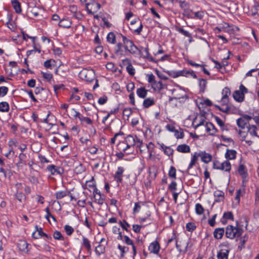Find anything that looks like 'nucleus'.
<instances>
[{
  "label": "nucleus",
  "mask_w": 259,
  "mask_h": 259,
  "mask_svg": "<svg viewBox=\"0 0 259 259\" xmlns=\"http://www.w3.org/2000/svg\"><path fill=\"white\" fill-rule=\"evenodd\" d=\"M243 232L242 226L240 225L238 222L236 226L228 225L225 230V236L230 239H234L240 237Z\"/></svg>",
  "instance_id": "1"
},
{
  "label": "nucleus",
  "mask_w": 259,
  "mask_h": 259,
  "mask_svg": "<svg viewBox=\"0 0 259 259\" xmlns=\"http://www.w3.org/2000/svg\"><path fill=\"white\" fill-rule=\"evenodd\" d=\"M118 35L122 38L124 48L126 52L134 55L136 54L138 52L140 51L138 48L134 44L133 40L128 39L125 36L123 35L121 33H119Z\"/></svg>",
  "instance_id": "2"
},
{
  "label": "nucleus",
  "mask_w": 259,
  "mask_h": 259,
  "mask_svg": "<svg viewBox=\"0 0 259 259\" xmlns=\"http://www.w3.org/2000/svg\"><path fill=\"white\" fill-rule=\"evenodd\" d=\"M80 78L87 82H92L95 79V73L93 69H83L78 74Z\"/></svg>",
  "instance_id": "3"
},
{
  "label": "nucleus",
  "mask_w": 259,
  "mask_h": 259,
  "mask_svg": "<svg viewBox=\"0 0 259 259\" xmlns=\"http://www.w3.org/2000/svg\"><path fill=\"white\" fill-rule=\"evenodd\" d=\"M213 168L229 172L231 169V164L229 160L221 162L218 160H214L213 162Z\"/></svg>",
  "instance_id": "4"
},
{
  "label": "nucleus",
  "mask_w": 259,
  "mask_h": 259,
  "mask_svg": "<svg viewBox=\"0 0 259 259\" xmlns=\"http://www.w3.org/2000/svg\"><path fill=\"white\" fill-rule=\"evenodd\" d=\"M248 90L243 84L239 87V90L235 91L233 94V98L238 102H242L244 100V95L247 93Z\"/></svg>",
  "instance_id": "5"
},
{
  "label": "nucleus",
  "mask_w": 259,
  "mask_h": 259,
  "mask_svg": "<svg viewBox=\"0 0 259 259\" xmlns=\"http://www.w3.org/2000/svg\"><path fill=\"white\" fill-rule=\"evenodd\" d=\"M122 64L123 65L126 66V70L128 73L130 75L133 76L135 73V70L132 65L130 60L128 59H124L122 60Z\"/></svg>",
  "instance_id": "6"
},
{
  "label": "nucleus",
  "mask_w": 259,
  "mask_h": 259,
  "mask_svg": "<svg viewBox=\"0 0 259 259\" xmlns=\"http://www.w3.org/2000/svg\"><path fill=\"white\" fill-rule=\"evenodd\" d=\"M222 98L221 102L223 105L227 104L228 102V97L231 95V91L228 87H225L222 91Z\"/></svg>",
  "instance_id": "7"
},
{
  "label": "nucleus",
  "mask_w": 259,
  "mask_h": 259,
  "mask_svg": "<svg viewBox=\"0 0 259 259\" xmlns=\"http://www.w3.org/2000/svg\"><path fill=\"white\" fill-rule=\"evenodd\" d=\"M117 149L120 151H123L126 154H129L132 153V151L128 147H126V144L124 141L119 142L117 145Z\"/></svg>",
  "instance_id": "8"
},
{
  "label": "nucleus",
  "mask_w": 259,
  "mask_h": 259,
  "mask_svg": "<svg viewBox=\"0 0 259 259\" xmlns=\"http://www.w3.org/2000/svg\"><path fill=\"white\" fill-rule=\"evenodd\" d=\"M148 249L151 253L157 254L160 250V245L157 241H154L150 243Z\"/></svg>",
  "instance_id": "9"
},
{
  "label": "nucleus",
  "mask_w": 259,
  "mask_h": 259,
  "mask_svg": "<svg viewBox=\"0 0 259 259\" xmlns=\"http://www.w3.org/2000/svg\"><path fill=\"white\" fill-rule=\"evenodd\" d=\"M204 129L207 132L209 133L211 135H214L217 132V128L211 122H206L204 125Z\"/></svg>",
  "instance_id": "10"
},
{
  "label": "nucleus",
  "mask_w": 259,
  "mask_h": 259,
  "mask_svg": "<svg viewBox=\"0 0 259 259\" xmlns=\"http://www.w3.org/2000/svg\"><path fill=\"white\" fill-rule=\"evenodd\" d=\"M124 169L123 167L119 166L114 175V179L118 183H121L122 181L123 173Z\"/></svg>",
  "instance_id": "11"
},
{
  "label": "nucleus",
  "mask_w": 259,
  "mask_h": 259,
  "mask_svg": "<svg viewBox=\"0 0 259 259\" xmlns=\"http://www.w3.org/2000/svg\"><path fill=\"white\" fill-rule=\"evenodd\" d=\"M126 147H128L131 149L134 147L136 144V140L132 135H128L124 140Z\"/></svg>",
  "instance_id": "12"
},
{
  "label": "nucleus",
  "mask_w": 259,
  "mask_h": 259,
  "mask_svg": "<svg viewBox=\"0 0 259 259\" xmlns=\"http://www.w3.org/2000/svg\"><path fill=\"white\" fill-rule=\"evenodd\" d=\"M230 250L227 249H222L218 252L217 259H228Z\"/></svg>",
  "instance_id": "13"
},
{
  "label": "nucleus",
  "mask_w": 259,
  "mask_h": 259,
  "mask_svg": "<svg viewBox=\"0 0 259 259\" xmlns=\"http://www.w3.org/2000/svg\"><path fill=\"white\" fill-rule=\"evenodd\" d=\"M199 154L201 160L204 163H207L212 160V156L209 153L205 152H200Z\"/></svg>",
  "instance_id": "14"
},
{
  "label": "nucleus",
  "mask_w": 259,
  "mask_h": 259,
  "mask_svg": "<svg viewBox=\"0 0 259 259\" xmlns=\"http://www.w3.org/2000/svg\"><path fill=\"white\" fill-rule=\"evenodd\" d=\"M82 245L86 248L88 253L91 255L92 253V247L90 241L87 238L85 237L84 236H82Z\"/></svg>",
  "instance_id": "15"
},
{
  "label": "nucleus",
  "mask_w": 259,
  "mask_h": 259,
  "mask_svg": "<svg viewBox=\"0 0 259 259\" xmlns=\"http://www.w3.org/2000/svg\"><path fill=\"white\" fill-rule=\"evenodd\" d=\"M237 152L235 150L227 149L225 153V158L228 160H233L236 157Z\"/></svg>",
  "instance_id": "16"
},
{
  "label": "nucleus",
  "mask_w": 259,
  "mask_h": 259,
  "mask_svg": "<svg viewBox=\"0 0 259 259\" xmlns=\"http://www.w3.org/2000/svg\"><path fill=\"white\" fill-rule=\"evenodd\" d=\"M225 230L223 228H216L213 232V236L217 239H221L222 238Z\"/></svg>",
  "instance_id": "17"
},
{
  "label": "nucleus",
  "mask_w": 259,
  "mask_h": 259,
  "mask_svg": "<svg viewBox=\"0 0 259 259\" xmlns=\"http://www.w3.org/2000/svg\"><path fill=\"white\" fill-rule=\"evenodd\" d=\"M28 245L29 244L24 240H20L17 245L20 250L26 252L28 251Z\"/></svg>",
  "instance_id": "18"
},
{
  "label": "nucleus",
  "mask_w": 259,
  "mask_h": 259,
  "mask_svg": "<svg viewBox=\"0 0 259 259\" xmlns=\"http://www.w3.org/2000/svg\"><path fill=\"white\" fill-rule=\"evenodd\" d=\"M177 150L181 153H189L190 152L189 146L186 144L179 145L177 147Z\"/></svg>",
  "instance_id": "19"
},
{
  "label": "nucleus",
  "mask_w": 259,
  "mask_h": 259,
  "mask_svg": "<svg viewBox=\"0 0 259 259\" xmlns=\"http://www.w3.org/2000/svg\"><path fill=\"white\" fill-rule=\"evenodd\" d=\"M238 171L239 175L243 179H245L247 177V171L244 165L240 164L238 167Z\"/></svg>",
  "instance_id": "20"
},
{
  "label": "nucleus",
  "mask_w": 259,
  "mask_h": 259,
  "mask_svg": "<svg viewBox=\"0 0 259 259\" xmlns=\"http://www.w3.org/2000/svg\"><path fill=\"white\" fill-rule=\"evenodd\" d=\"M47 169L51 172V175H54L56 174H61L59 170V167L55 165H49L47 166Z\"/></svg>",
  "instance_id": "21"
},
{
  "label": "nucleus",
  "mask_w": 259,
  "mask_h": 259,
  "mask_svg": "<svg viewBox=\"0 0 259 259\" xmlns=\"http://www.w3.org/2000/svg\"><path fill=\"white\" fill-rule=\"evenodd\" d=\"M214 196L215 197V202L222 201L224 198V193L221 191H215L214 192Z\"/></svg>",
  "instance_id": "22"
},
{
  "label": "nucleus",
  "mask_w": 259,
  "mask_h": 259,
  "mask_svg": "<svg viewBox=\"0 0 259 259\" xmlns=\"http://www.w3.org/2000/svg\"><path fill=\"white\" fill-rule=\"evenodd\" d=\"M12 6L15 10L16 13L18 14L21 13L22 10L21 4L18 0H13L12 1Z\"/></svg>",
  "instance_id": "23"
},
{
  "label": "nucleus",
  "mask_w": 259,
  "mask_h": 259,
  "mask_svg": "<svg viewBox=\"0 0 259 259\" xmlns=\"http://www.w3.org/2000/svg\"><path fill=\"white\" fill-rule=\"evenodd\" d=\"M107 41L111 44L116 43V36L113 32H109L107 36Z\"/></svg>",
  "instance_id": "24"
},
{
  "label": "nucleus",
  "mask_w": 259,
  "mask_h": 259,
  "mask_svg": "<svg viewBox=\"0 0 259 259\" xmlns=\"http://www.w3.org/2000/svg\"><path fill=\"white\" fill-rule=\"evenodd\" d=\"M155 104L153 98H148L144 100L143 103V106L144 108H147Z\"/></svg>",
  "instance_id": "25"
},
{
  "label": "nucleus",
  "mask_w": 259,
  "mask_h": 259,
  "mask_svg": "<svg viewBox=\"0 0 259 259\" xmlns=\"http://www.w3.org/2000/svg\"><path fill=\"white\" fill-rule=\"evenodd\" d=\"M147 90L144 87H141L137 90V94L141 98H145L147 94Z\"/></svg>",
  "instance_id": "26"
},
{
  "label": "nucleus",
  "mask_w": 259,
  "mask_h": 259,
  "mask_svg": "<svg viewBox=\"0 0 259 259\" xmlns=\"http://www.w3.org/2000/svg\"><path fill=\"white\" fill-rule=\"evenodd\" d=\"M180 74H182V76L188 77L191 76L193 77L194 78H196L197 76L195 74V72L193 70H181Z\"/></svg>",
  "instance_id": "27"
},
{
  "label": "nucleus",
  "mask_w": 259,
  "mask_h": 259,
  "mask_svg": "<svg viewBox=\"0 0 259 259\" xmlns=\"http://www.w3.org/2000/svg\"><path fill=\"white\" fill-rule=\"evenodd\" d=\"M90 5H92V6L94 7V9L96 10V11L99 10L101 8L100 4L99 3H96L95 2H93L90 4H87L86 8H87V11H88V13L91 14H92L93 12H92L91 10H90L89 9V6Z\"/></svg>",
  "instance_id": "28"
},
{
  "label": "nucleus",
  "mask_w": 259,
  "mask_h": 259,
  "mask_svg": "<svg viewBox=\"0 0 259 259\" xmlns=\"http://www.w3.org/2000/svg\"><path fill=\"white\" fill-rule=\"evenodd\" d=\"M71 22L68 19H63L60 21L59 25L63 28H69L71 26Z\"/></svg>",
  "instance_id": "29"
},
{
  "label": "nucleus",
  "mask_w": 259,
  "mask_h": 259,
  "mask_svg": "<svg viewBox=\"0 0 259 259\" xmlns=\"http://www.w3.org/2000/svg\"><path fill=\"white\" fill-rule=\"evenodd\" d=\"M96 187V184L94 180V178L92 177L91 180L86 181L84 188L88 189L91 191V189H94Z\"/></svg>",
  "instance_id": "30"
},
{
  "label": "nucleus",
  "mask_w": 259,
  "mask_h": 259,
  "mask_svg": "<svg viewBox=\"0 0 259 259\" xmlns=\"http://www.w3.org/2000/svg\"><path fill=\"white\" fill-rule=\"evenodd\" d=\"M152 87L155 91H160L164 89V85L162 83L161 81H159L158 82L155 81L152 85Z\"/></svg>",
  "instance_id": "31"
},
{
  "label": "nucleus",
  "mask_w": 259,
  "mask_h": 259,
  "mask_svg": "<svg viewBox=\"0 0 259 259\" xmlns=\"http://www.w3.org/2000/svg\"><path fill=\"white\" fill-rule=\"evenodd\" d=\"M95 251L98 256H100L101 254L104 253L105 252V245L102 244L98 245L95 248Z\"/></svg>",
  "instance_id": "32"
},
{
  "label": "nucleus",
  "mask_w": 259,
  "mask_h": 259,
  "mask_svg": "<svg viewBox=\"0 0 259 259\" xmlns=\"http://www.w3.org/2000/svg\"><path fill=\"white\" fill-rule=\"evenodd\" d=\"M124 46L123 44L118 42L115 47V54L117 55H123L122 47Z\"/></svg>",
  "instance_id": "33"
},
{
  "label": "nucleus",
  "mask_w": 259,
  "mask_h": 259,
  "mask_svg": "<svg viewBox=\"0 0 259 259\" xmlns=\"http://www.w3.org/2000/svg\"><path fill=\"white\" fill-rule=\"evenodd\" d=\"M247 127L248 128V132L251 136H257L256 133L257 127L255 125L248 124Z\"/></svg>",
  "instance_id": "34"
},
{
  "label": "nucleus",
  "mask_w": 259,
  "mask_h": 259,
  "mask_svg": "<svg viewBox=\"0 0 259 259\" xmlns=\"http://www.w3.org/2000/svg\"><path fill=\"white\" fill-rule=\"evenodd\" d=\"M204 120L202 117H201V119L199 121V122H197V118L194 120L193 121V125L195 129H197L200 126H203V128H204Z\"/></svg>",
  "instance_id": "35"
},
{
  "label": "nucleus",
  "mask_w": 259,
  "mask_h": 259,
  "mask_svg": "<svg viewBox=\"0 0 259 259\" xmlns=\"http://www.w3.org/2000/svg\"><path fill=\"white\" fill-rule=\"evenodd\" d=\"M10 109L9 105L7 102L0 103V111L3 112H8Z\"/></svg>",
  "instance_id": "36"
},
{
  "label": "nucleus",
  "mask_w": 259,
  "mask_h": 259,
  "mask_svg": "<svg viewBox=\"0 0 259 259\" xmlns=\"http://www.w3.org/2000/svg\"><path fill=\"white\" fill-rule=\"evenodd\" d=\"M70 194L69 192H67L66 191H58L55 193L56 197L57 199H60L67 195H69Z\"/></svg>",
  "instance_id": "37"
},
{
  "label": "nucleus",
  "mask_w": 259,
  "mask_h": 259,
  "mask_svg": "<svg viewBox=\"0 0 259 259\" xmlns=\"http://www.w3.org/2000/svg\"><path fill=\"white\" fill-rule=\"evenodd\" d=\"M55 61L53 59H49L46 61L44 65L47 69H52V67L55 65Z\"/></svg>",
  "instance_id": "38"
},
{
  "label": "nucleus",
  "mask_w": 259,
  "mask_h": 259,
  "mask_svg": "<svg viewBox=\"0 0 259 259\" xmlns=\"http://www.w3.org/2000/svg\"><path fill=\"white\" fill-rule=\"evenodd\" d=\"M244 193L245 189L244 188H240L237 190L235 199L237 200V203H239L240 202V196H242Z\"/></svg>",
  "instance_id": "39"
},
{
  "label": "nucleus",
  "mask_w": 259,
  "mask_h": 259,
  "mask_svg": "<svg viewBox=\"0 0 259 259\" xmlns=\"http://www.w3.org/2000/svg\"><path fill=\"white\" fill-rule=\"evenodd\" d=\"M237 124L238 126L242 129L245 128V126L247 127V122L244 120V119L241 117L237 120Z\"/></svg>",
  "instance_id": "40"
},
{
  "label": "nucleus",
  "mask_w": 259,
  "mask_h": 259,
  "mask_svg": "<svg viewBox=\"0 0 259 259\" xmlns=\"http://www.w3.org/2000/svg\"><path fill=\"white\" fill-rule=\"evenodd\" d=\"M41 74L42 75V77L44 79H45L46 80L49 81V82L51 83L52 81L53 80V75L52 73L50 72H41Z\"/></svg>",
  "instance_id": "41"
},
{
  "label": "nucleus",
  "mask_w": 259,
  "mask_h": 259,
  "mask_svg": "<svg viewBox=\"0 0 259 259\" xmlns=\"http://www.w3.org/2000/svg\"><path fill=\"white\" fill-rule=\"evenodd\" d=\"M95 202L97 203L98 204L101 205H102L104 202V198H103L102 195H95V196H94Z\"/></svg>",
  "instance_id": "42"
},
{
  "label": "nucleus",
  "mask_w": 259,
  "mask_h": 259,
  "mask_svg": "<svg viewBox=\"0 0 259 259\" xmlns=\"http://www.w3.org/2000/svg\"><path fill=\"white\" fill-rule=\"evenodd\" d=\"M85 170L84 166L81 163L75 167L74 171L76 174H80L84 172Z\"/></svg>",
  "instance_id": "43"
},
{
  "label": "nucleus",
  "mask_w": 259,
  "mask_h": 259,
  "mask_svg": "<svg viewBox=\"0 0 259 259\" xmlns=\"http://www.w3.org/2000/svg\"><path fill=\"white\" fill-rule=\"evenodd\" d=\"M15 196L16 199L20 202H22L23 200L25 199V195L22 192H19L18 191H17L16 192Z\"/></svg>",
  "instance_id": "44"
},
{
  "label": "nucleus",
  "mask_w": 259,
  "mask_h": 259,
  "mask_svg": "<svg viewBox=\"0 0 259 259\" xmlns=\"http://www.w3.org/2000/svg\"><path fill=\"white\" fill-rule=\"evenodd\" d=\"M196 213L198 215H201L204 212V208L200 203H197L195 205Z\"/></svg>",
  "instance_id": "45"
},
{
  "label": "nucleus",
  "mask_w": 259,
  "mask_h": 259,
  "mask_svg": "<svg viewBox=\"0 0 259 259\" xmlns=\"http://www.w3.org/2000/svg\"><path fill=\"white\" fill-rule=\"evenodd\" d=\"M199 84L200 91L203 92L206 86L207 80L204 79H200Z\"/></svg>",
  "instance_id": "46"
},
{
  "label": "nucleus",
  "mask_w": 259,
  "mask_h": 259,
  "mask_svg": "<svg viewBox=\"0 0 259 259\" xmlns=\"http://www.w3.org/2000/svg\"><path fill=\"white\" fill-rule=\"evenodd\" d=\"M36 231L38 232L39 235L41 236H44L46 238H47L48 239H52L51 236L44 233L42 231V229L41 228H38L37 227V226H36Z\"/></svg>",
  "instance_id": "47"
},
{
  "label": "nucleus",
  "mask_w": 259,
  "mask_h": 259,
  "mask_svg": "<svg viewBox=\"0 0 259 259\" xmlns=\"http://www.w3.org/2000/svg\"><path fill=\"white\" fill-rule=\"evenodd\" d=\"M186 230L189 232H193L196 228V226L194 223H188L186 225Z\"/></svg>",
  "instance_id": "48"
},
{
  "label": "nucleus",
  "mask_w": 259,
  "mask_h": 259,
  "mask_svg": "<svg viewBox=\"0 0 259 259\" xmlns=\"http://www.w3.org/2000/svg\"><path fill=\"white\" fill-rule=\"evenodd\" d=\"M168 176L170 178L176 179V169L173 166L170 167L168 171Z\"/></svg>",
  "instance_id": "49"
},
{
  "label": "nucleus",
  "mask_w": 259,
  "mask_h": 259,
  "mask_svg": "<svg viewBox=\"0 0 259 259\" xmlns=\"http://www.w3.org/2000/svg\"><path fill=\"white\" fill-rule=\"evenodd\" d=\"M53 237L55 239L59 240H63L64 237L61 232L59 231H55L53 234Z\"/></svg>",
  "instance_id": "50"
},
{
  "label": "nucleus",
  "mask_w": 259,
  "mask_h": 259,
  "mask_svg": "<svg viewBox=\"0 0 259 259\" xmlns=\"http://www.w3.org/2000/svg\"><path fill=\"white\" fill-rule=\"evenodd\" d=\"M64 228L66 234L68 236H70L74 232V229L69 225H66Z\"/></svg>",
  "instance_id": "51"
},
{
  "label": "nucleus",
  "mask_w": 259,
  "mask_h": 259,
  "mask_svg": "<svg viewBox=\"0 0 259 259\" xmlns=\"http://www.w3.org/2000/svg\"><path fill=\"white\" fill-rule=\"evenodd\" d=\"M9 89L7 87L2 86L0 87V97H3L6 96L8 92Z\"/></svg>",
  "instance_id": "52"
},
{
  "label": "nucleus",
  "mask_w": 259,
  "mask_h": 259,
  "mask_svg": "<svg viewBox=\"0 0 259 259\" xmlns=\"http://www.w3.org/2000/svg\"><path fill=\"white\" fill-rule=\"evenodd\" d=\"M223 219L225 220H234V217L231 211L226 212L223 214Z\"/></svg>",
  "instance_id": "53"
},
{
  "label": "nucleus",
  "mask_w": 259,
  "mask_h": 259,
  "mask_svg": "<svg viewBox=\"0 0 259 259\" xmlns=\"http://www.w3.org/2000/svg\"><path fill=\"white\" fill-rule=\"evenodd\" d=\"M80 120L82 124L85 123L87 124L90 125L93 123L92 120L90 118L87 117H84L83 116L81 117Z\"/></svg>",
  "instance_id": "54"
},
{
  "label": "nucleus",
  "mask_w": 259,
  "mask_h": 259,
  "mask_svg": "<svg viewBox=\"0 0 259 259\" xmlns=\"http://www.w3.org/2000/svg\"><path fill=\"white\" fill-rule=\"evenodd\" d=\"M259 10V4L258 3H255L252 6L251 9L252 14L255 15L257 14L258 11Z\"/></svg>",
  "instance_id": "55"
},
{
  "label": "nucleus",
  "mask_w": 259,
  "mask_h": 259,
  "mask_svg": "<svg viewBox=\"0 0 259 259\" xmlns=\"http://www.w3.org/2000/svg\"><path fill=\"white\" fill-rule=\"evenodd\" d=\"M149 177L152 179H155L156 176V174L155 172V169L154 167H149L148 170Z\"/></svg>",
  "instance_id": "56"
},
{
  "label": "nucleus",
  "mask_w": 259,
  "mask_h": 259,
  "mask_svg": "<svg viewBox=\"0 0 259 259\" xmlns=\"http://www.w3.org/2000/svg\"><path fill=\"white\" fill-rule=\"evenodd\" d=\"M132 113V110L131 108H125L123 109L122 114L124 117H126L127 118L129 117V116L131 115Z\"/></svg>",
  "instance_id": "57"
},
{
  "label": "nucleus",
  "mask_w": 259,
  "mask_h": 259,
  "mask_svg": "<svg viewBox=\"0 0 259 259\" xmlns=\"http://www.w3.org/2000/svg\"><path fill=\"white\" fill-rule=\"evenodd\" d=\"M143 203L142 202H138L135 203V206L133 209L134 213H138L139 212L141 207V204Z\"/></svg>",
  "instance_id": "58"
},
{
  "label": "nucleus",
  "mask_w": 259,
  "mask_h": 259,
  "mask_svg": "<svg viewBox=\"0 0 259 259\" xmlns=\"http://www.w3.org/2000/svg\"><path fill=\"white\" fill-rule=\"evenodd\" d=\"M147 76L148 77V82L151 83V85H152L155 81V76L152 73H151V74H148L147 75Z\"/></svg>",
  "instance_id": "59"
},
{
  "label": "nucleus",
  "mask_w": 259,
  "mask_h": 259,
  "mask_svg": "<svg viewBox=\"0 0 259 259\" xmlns=\"http://www.w3.org/2000/svg\"><path fill=\"white\" fill-rule=\"evenodd\" d=\"M18 158H19V161L18 162V164H22L24 162V161L26 158V155L23 153H21L19 154Z\"/></svg>",
  "instance_id": "60"
},
{
  "label": "nucleus",
  "mask_w": 259,
  "mask_h": 259,
  "mask_svg": "<svg viewBox=\"0 0 259 259\" xmlns=\"http://www.w3.org/2000/svg\"><path fill=\"white\" fill-rule=\"evenodd\" d=\"M165 154L170 156L172 155L174 152V150L171 148L170 147H167L166 148H165L164 150L163 151Z\"/></svg>",
  "instance_id": "61"
},
{
  "label": "nucleus",
  "mask_w": 259,
  "mask_h": 259,
  "mask_svg": "<svg viewBox=\"0 0 259 259\" xmlns=\"http://www.w3.org/2000/svg\"><path fill=\"white\" fill-rule=\"evenodd\" d=\"M120 225L121 227L126 232L128 231L127 227H130V225L128 224L127 222H126L125 220L123 221V222L120 221Z\"/></svg>",
  "instance_id": "62"
},
{
  "label": "nucleus",
  "mask_w": 259,
  "mask_h": 259,
  "mask_svg": "<svg viewBox=\"0 0 259 259\" xmlns=\"http://www.w3.org/2000/svg\"><path fill=\"white\" fill-rule=\"evenodd\" d=\"M179 32L185 35V36L188 37H191V34L190 33H189L188 31L184 30L183 28H179L178 30Z\"/></svg>",
  "instance_id": "63"
},
{
  "label": "nucleus",
  "mask_w": 259,
  "mask_h": 259,
  "mask_svg": "<svg viewBox=\"0 0 259 259\" xmlns=\"http://www.w3.org/2000/svg\"><path fill=\"white\" fill-rule=\"evenodd\" d=\"M221 138L223 141L227 142L228 144H230L231 143H234V141L231 138H227L226 136H225L224 135H221Z\"/></svg>",
  "instance_id": "64"
}]
</instances>
